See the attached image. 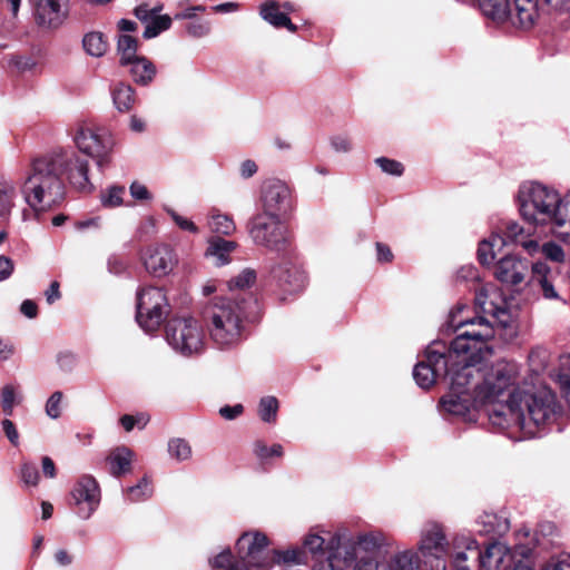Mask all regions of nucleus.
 Listing matches in <instances>:
<instances>
[{"instance_id": "nucleus-15", "label": "nucleus", "mask_w": 570, "mask_h": 570, "mask_svg": "<svg viewBox=\"0 0 570 570\" xmlns=\"http://www.w3.org/2000/svg\"><path fill=\"white\" fill-rule=\"evenodd\" d=\"M51 156L60 159L59 173L66 174L69 183L79 191L90 193L94 185L89 179V163L71 150L55 149Z\"/></svg>"}, {"instance_id": "nucleus-31", "label": "nucleus", "mask_w": 570, "mask_h": 570, "mask_svg": "<svg viewBox=\"0 0 570 570\" xmlns=\"http://www.w3.org/2000/svg\"><path fill=\"white\" fill-rule=\"evenodd\" d=\"M17 197V184L14 180L1 177L0 178V219L7 218L13 206Z\"/></svg>"}, {"instance_id": "nucleus-38", "label": "nucleus", "mask_w": 570, "mask_h": 570, "mask_svg": "<svg viewBox=\"0 0 570 570\" xmlns=\"http://www.w3.org/2000/svg\"><path fill=\"white\" fill-rule=\"evenodd\" d=\"M209 228L213 233L229 236L236 230V225L233 218L226 214L212 213L208 222Z\"/></svg>"}, {"instance_id": "nucleus-35", "label": "nucleus", "mask_w": 570, "mask_h": 570, "mask_svg": "<svg viewBox=\"0 0 570 570\" xmlns=\"http://www.w3.org/2000/svg\"><path fill=\"white\" fill-rule=\"evenodd\" d=\"M505 245V239L498 234H493L489 239L480 243L478 248V257L482 265H489L495 258V250L501 249Z\"/></svg>"}, {"instance_id": "nucleus-57", "label": "nucleus", "mask_w": 570, "mask_h": 570, "mask_svg": "<svg viewBox=\"0 0 570 570\" xmlns=\"http://www.w3.org/2000/svg\"><path fill=\"white\" fill-rule=\"evenodd\" d=\"M243 405L235 404L233 406L226 405L220 407L219 414L226 420H234L243 413Z\"/></svg>"}, {"instance_id": "nucleus-54", "label": "nucleus", "mask_w": 570, "mask_h": 570, "mask_svg": "<svg viewBox=\"0 0 570 570\" xmlns=\"http://www.w3.org/2000/svg\"><path fill=\"white\" fill-rule=\"evenodd\" d=\"M167 213L170 215V217L173 218L175 224L180 229L189 232V233H193V234H197L198 233V227L194 224V222H191L187 217H184V216L179 215L178 213H176L173 209H168Z\"/></svg>"}, {"instance_id": "nucleus-32", "label": "nucleus", "mask_w": 570, "mask_h": 570, "mask_svg": "<svg viewBox=\"0 0 570 570\" xmlns=\"http://www.w3.org/2000/svg\"><path fill=\"white\" fill-rule=\"evenodd\" d=\"M550 268L546 263L538 262L532 265V283L540 286L546 298L553 299L558 297V294L548 278Z\"/></svg>"}, {"instance_id": "nucleus-17", "label": "nucleus", "mask_w": 570, "mask_h": 570, "mask_svg": "<svg viewBox=\"0 0 570 570\" xmlns=\"http://www.w3.org/2000/svg\"><path fill=\"white\" fill-rule=\"evenodd\" d=\"M71 499L81 519H89L100 503V488L89 474L81 475L71 490Z\"/></svg>"}, {"instance_id": "nucleus-2", "label": "nucleus", "mask_w": 570, "mask_h": 570, "mask_svg": "<svg viewBox=\"0 0 570 570\" xmlns=\"http://www.w3.org/2000/svg\"><path fill=\"white\" fill-rule=\"evenodd\" d=\"M518 384L505 391L509 397L504 403L500 401L489 410V420L501 429H518L524 439L534 438L541 426L554 420L559 409L557 399L550 390L530 394Z\"/></svg>"}, {"instance_id": "nucleus-64", "label": "nucleus", "mask_w": 570, "mask_h": 570, "mask_svg": "<svg viewBox=\"0 0 570 570\" xmlns=\"http://www.w3.org/2000/svg\"><path fill=\"white\" fill-rule=\"evenodd\" d=\"M257 171V165L255 161L247 159L240 165V175L243 178H249Z\"/></svg>"}, {"instance_id": "nucleus-34", "label": "nucleus", "mask_w": 570, "mask_h": 570, "mask_svg": "<svg viewBox=\"0 0 570 570\" xmlns=\"http://www.w3.org/2000/svg\"><path fill=\"white\" fill-rule=\"evenodd\" d=\"M111 95L114 105L120 112L129 111L135 105V91L129 85L118 82L114 87Z\"/></svg>"}, {"instance_id": "nucleus-55", "label": "nucleus", "mask_w": 570, "mask_h": 570, "mask_svg": "<svg viewBox=\"0 0 570 570\" xmlns=\"http://www.w3.org/2000/svg\"><path fill=\"white\" fill-rule=\"evenodd\" d=\"M210 31V26L208 22H193V23H189L187 26V32L195 37V38H200V37H205L209 33Z\"/></svg>"}, {"instance_id": "nucleus-48", "label": "nucleus", "mask_w": 570, "mask_h": 570, "mask_svg": "<svg viewBox=\"0 0 570 570\" xmlns=\"http://www.w3.org/2000/svg\"><path fill=\"white\" fill-rule=\"evenodd\" d=\"M541 252L546 258L552 262L562 263L564 261V252L562 247L554 242L543 244Z\"/></svg>"}, {"instance_id": "nucleus-49", "label": "nucleus", "mask_w": 570, "mask_h": 570, "mask_svg": "<svg viewBox=\"0 0 570 570\" xmlns=\"http://www.w3.org/2000/svg\"><path fill=\"white\" fill-rule=\"evenodd\" d=\"M375 163L382 171L389 175L401 176L403 174L404 168L400 161L386 157H380L375 159Z\"/></svg>"}, {"instance_id": "nucleus-3", "label": "nucleus", "mask_w": 570, "mask_h": 570, "mask_svg": "<svg viewBox=\"0 0 570 570\" xmlns=\"http://www.w3.org/2000/svg\"><path fill=\"white\" fill-rule=\"evenodd\" d=\"M328 554L315 570H381L386 549L381 533L358 535L342 543L336 535L328 542Z\"/></svg>"}, {"instance_id": "nucleus-20", "label": "nucleus", "mask_w": 570, "mask_h": 570, "mask_svg": "<svg viewBox=\"0 0 570 570\" xmlns=\"http://www.w3.org/2000/svg\"><path fill=\"white\" fill-rule=\"evenodd\" d=\"M146 269L154 276L161 277L173 271L176 258L167 245L149 246L142 256Z\"/></svg>"}, {"instance_id": "nucleus-7", "label": "nucleus", "mask_w": 570, "mask_h": 570, "mask_svg": "<svg viewBox=\"0 0 570 570\" xmlns=\"http://www.w3.org/2000/svg\"><path fill=\"white\" fill-rule=\"evenodd\" d=\"M559 193L534 181L523 183L518 191V205L521 217L534 227L548 228L552 220Z\"/></svg>"}, {"instance_id": "nucleus-26", "label": "nucleus", "mask_w": 570, "mask_h": 570, "mask_svg": "<svg viewBox=\"0 0 570 570\" xmlns=\"http://www.w3.org/2000/svg\"><path fill=\"white\" fill-rule=\"evenodd\" d=\"M128 72L136 83L146 86L153 81L156 76L155 65L146 57H138L126 65Z\"/></svg>"}, {"instance_id": "nucleus-13", "label": "nucleus", "mask_w": 570, "mask_h": 570, "mask_svg": "<svg viewBox=\"0 0 570 570\" xmlns=\"http://www.w3.org/2000/svg\"><path fill=\"white\" fill-rule=\"evenodd\" d=\"M449 542L444 530L439 523H428L422 532L419 542V551L423 562L430 570H446V556Z\"/></svg>"}, {"instance_id": "nucleus-23", "label": "nucleus", "mask_w": 570, "mask_h": 570, "mask_svg": "<svg viewBox=\"0 0 570 570\" xmlns=\"http://www.w3.org/2000/svg\"><path fill=\"white\" fill-rule=\"evenodd\" d=\"M272 274L279 287L287 293L298 292L305 286L306 278L304 272L289 261L273 267Z\"/></svg>"}, {"instance_id": "nucleus-10", "label": "nucleus", "mask_w": 570, "mask_h": 570, "mask_svg": "<svg viewBox=\"0 0 570 570\" xmlns=\"http://www.w3.org/2000/svg\"><path fill=\"white\" fill-rule=\"evenodd\" d=\"M136 321L146 332L157 331L170 312L168 298L160 287L146 286L136 294Z\"/></svg>"}, {"instance_id": "nucleus-19", "label": "nucleus", "mask_w": 570, "mask_h": 570, "mask_svg": "<svg viewBox=\"0 0 570 570\" xmlns=\"http://www.w3.org/2000/svg\"><path fill=\"white\" fill-rule=\"evenodd\" d=\"M529 274V263L515 255H507L494 266V276L503 285L517 287L524 283Z\"/></svg>"}, {"instance_id": "nucleus-40", "label": "nucleus", "mask_w": 570, "mask_h": 570, "mask_svg": "<svg viewBox=\"0 0 570 570\" xmlns=\"http://www.w3.org/2000/svg\"><path fill=\"white\" fill-rule=\"evenodd\" d=\"M171 18L168 14L154 17L146 26L142 32L145 39H153L160 35L163 31L171 27Z\"/></svg>"}, {"instance_id": "nucleus-42", "label": "nucleus", "mask_w": 570, "mask_h": 570, "mask_svg": "<svg viewBox=\"0 0 570 570\" xmlns=\"http://www.w3.org/2000/svg\"><path fill=\"white\" fill-rule=\"evenodd\" d=\"M168 453L176 461H186L191 458L190 444L185 439H171L168 442Z\"/></svg>"}, {"instance_id": "nucleus-9", "label": "nucleus", "mask_w": 570, "mask_h": 570, "mask_svg": "<svg viewBox=\"0 0 570 570\" xmlns=\"http://www.w3.org/2000/svg\"><path fill=\"white\" fill-rule=\"evenodd\" d=\"M73 142L79 151L91 157L100 169L110 164L115 139L108 129L81 124L73 132Z\"/></svg>"}, {"instance_id": "nucleus-18", "label": "nucleus", "mask_w": 570, "mask_h": 570, "mask_svg": "<svg viewBox=\"0 0 570 570\" xmlns=\"http://www.w3.org/2000/svg\"><path fill=\"white\" fill-rule=\"evenodd\" d=\"M547 8L540 0H510V12L507 21L521 28H532L546 13Z\"/></svg>"}, {"instance_id": "nucleus-21", "label": "nucleus", "mask_w": 570, "mask_h": 570, "mask_svg": "<svg viewBox=\"0 0 570 570\" xmlns=\"http://www.w3.org/2000/svg\"><path fill=\"white\" fill-rule=\"evenodd\" d=\"M36 20L40 27L57 28L67 17L69 0H33Z\"/></svg>"}, {"instance_id": "nucleus-56", "label": "nucleus", "mask_w": 570, "mask_h": 570, "mask_svg": "<svg viewBox=\"0 0 570 570\" xmlns=\"http://www.w3.org/2000/svg\"><path fill=\"white\" fill-rule=\"evenodd\" d=\"M14 271L13 261L4 255H0V282L8 279Z\"/></svg>"}, {"instance_id": "nucleus-16", "label": "nucleus", "mask_w": 570, "mask_h": 570, "mask_svg": "<svg viewBox=\"0 0 570 570\" xmlns=\"http://www.w3.org/2000/svg\"><path fill=\"white\" fill-rule=\"evenodd\" d=\"M259 204L263 213L285 215L292 207V194L287 184L277 178L263 183Z\"/></svg>"}, {"instance_id": "nucleus-39", "label": "nucleus", "mask_w": 570, "mask_h": 570, "mask_svg": "<svg viewBox=\"0 0 570 570\" xmlns=\"http://www.w3.org/2000/svg\"><path fill=\"white\" fill-rule=\"evenodd\" d=\"M153 494L151 481L144 476L136 485L126 490L127 500L130 502H140L150 498Z\"/></svg>"}, {"instance_id": "nucleus-6", "label": "nucleus", "mask_w": 570, "mask_h": 570, "mask_svg": "<svg viewBox=\"0 0 570 570\" xmlns=\"http://www.w3.org/2000/svg\"><path fill=\"white\" fill-rule=\"evenodd\" d=\"M212 341L220 348L237 345L243 340L245 299L229 296L215 297L204 309Z\"/></svg>"}, {"instance_id": "nucleus-8", "label": "nucleus", "mask_w": 570, "mask_h": 570, "mask_svg": "<svg viewBox=\"0 0 570 570\" xmlns=\"http://www.w3.org/2000/svg\"><path fill=\"white\" fill-rule=\"evenodd\" d=\"M267 537L263 533H244L236 542L238 559L233 560L229 550L223 551L213 560L215 568L225 570H256L267 566Z\"/></svg>"}, {"instance_id": "nucleus-58", "label": "nucleus", "mask_w": 570, "mask_h": 570, "mask_svg": "<svg viewBox=\"0 0 570 570\" xmlns=\"http://www.w3.org/2000/svg\"><path fill=\"white\" fill-rule=\"evenodd\" d=\"M136 18L141 21L145 26L154 18L153 11L149 6L144 3L135 8L134 11Z\"/></svg>"}, {"instance_id": "nucleus-28", "label": "nucleus", "mask_w": 570, "mask_h": 570, "mask_svg": "<svg viewBox=\"0 0 570 570\" xmlns=\"http://www.w3.org/2000/svg\"><path fill=\"white\" fill-rule=\"evenodd\" d=\"M134 453L126 446L116 448L107 456L109 471L115 476H120L130 471Z\"/></svg>"}, {"instance_id": "nucleus-62", "label": "nucleus", "mask_w": 570, "mask_h": 570, "mask_svg": "<svg viewBox=\"0 0 570 570\" xmlns=\"http://www.w3.org/2000/svg\"><path fill=\"white\" fill-rule=\"evenodd\" d=\"M544 6L554 11H569L570 0H544Z\"/></svg>"}, {"instance_id": "nucleus-52", "label": "nucleus", "mask_w": 570, "mask_h": 570, "mask_svg": "<svg viewBox=\"0 0 570 570\" xmlns=\"http://www.w3.org/2000/svg\"><path fill=\"white\" fill-rule=\"evenodd\" d=\"M10 63L21 72L32 71L38 65L32 57L28 56H13L10 59Z\"/></svg>"}, {"instance_id": "nucleus-14", "label": "nucleus", "mask_w": 570, "mask_h": 570, "mask_svg": "<svg viewBox=\"0 0 570 570\" xmlns=\"http://www.w3.org/2000/svg\"><path fill=\"white\" fill-rule=\"evenodd\" d=\"M425 358L413 370V377L422 389L431 387L446 373L445 346L440 342H433L425 351Z\"/></svg>"}, {"instance_id": "nucleus-45", "label": "nucleus", "mask_w": 570, "mask_h": 570, "mask_svg": "<svg viewBox=\"0 0 570 570\" xmlns=\"http://www.w3.org/2000/svg\"><path fill=\"white\" fill-rule=\"evenodd\" d=\"M256 274L252 269H244L239 275L228 282V288L233 293L234 289H245L254 284Z\"/></svg>"}, {"instance_id": "nucleus-1", "label": "nucleus", "mask_w": 570, "mask_h": 570, "mask_svg": "<svg viewBox=\"0 0 570 570\" xmlns=\"http://www.w3.org/2000/svg\"><path fill=\"white\" fill-rule=\"evenodd\" d=\"M475 305L481 316L460 318L463 307L450 314V325L460 333L450 347H445L446 373L443 379L453 392H474L478 402H498L518 383V365L499 362L488 367L480 364L492 355L488 343L494 337V326L509 327L512 315L494 285H484L476 291Z\"/></svg>"}, {"instance_id": "nucleus-60", "label": "nucleus", "mask_w": 570, "mask_h": 570, "mask_svg": "<svg viewBox=\"0 0 570 570\" xmlns=\"http://www.w3.org/2000/svg\"><path fill=\"white\" fill-rule=\"evenodd\" d=\"M2 429L8 438V440L13 444H18L19 434L12 421L6 419L2 421Z\"/></svg>"}, {"instance_id": "nucleus-59", "label": "nucleus", "mask_w": 570, "mask_h": 570, "mask_svg": "<svg viewBox=\"0 0 570 570\" xmlns=\"http://www.w3.org/2000/svg\"><path fill=\"white\" fill-rule=\"evenodd\" d=\"M130 194L134 198L138 200H145L150 198L149 191L146 188V186L137 181H134L130 185Z\"/></svg>"}, {"instance_id": "nucleus-22", "label": "nucleus", "mask_w": 570, "mask_h": 570, "mask_svg": "<svg viewBox=\"0 0 570 570\" xmlns=\"http://www.w3.org/2000/svg\"><path fill=\"white\" fill-rule=\"evenodd\" d=\"M499 402L500 400L498 402H478L474 392L460 393L451 390L450 393L440 401L445 412L456 416H465L470 413L471 409L479 405L491 404L492 409H494Z\"/></svg>"}, {"instance_id": "nucleus-53", "label": "nucleus", "mask_w": 570, "mask_h": 570, "mask_svg": "<svg viewBox=\"0 0 570 570\" xmlns=\"http://www.w3.org/2000/svg\"><path fill=\"white\" fill-rule=\"evenodd\" d=\"M21 479L28 485H37L39 482V472L36 465L30 463H24L21 466Z\"/></svg>"}, {"instance_id": "nucleus-50", "label": "nucleus", "mask_w": 570, "mask_h": 570, "mask_svg": "<svg viewBox=\"0 0 570 570\" xmlns=\"http://www.w3.org/2000/svg\"><path fill=\"white\" fill-rule=\"evenodd\" d=\"M62 400V393L57 391L51 394L46 403V413L51 419H58L61 415L60 403Z\"/></svg>"}, {"instance_id": "nucleus-44", "label": "nucleus", "mask_w": 570, "mask_h": 570, "mask_svg": "<svg viewBox=\"0 0 570 570\" xmlns=\"http://www.w3.org/2000/svg\"><path fill=\"white\" fill-rule=\"evenodd\" d=\"M324 543L325 539L320 537L318 534H308L304 539V549L308 550L317 560V562L314 566L318 564L322 561L320 558L324 556Z\"/></svg>"}, {"instance_id": "nucleus-37", "label": "nucleus", "mask_w": 570, "mask_h": 570, "mask_svg": "<svg viewBox=\"0 0 570 570\" xmlns=\"http://www.w3.org/2000/svg\"><path fill=\"white\" fill-rule=\"evenodd\" d=\"M137 40L128 35H121L118 38L117 50L120 56V63L122 66L138 58L137 56Z\"/></svg>"}, {"instance_id": "nucleus-11", "label": "nucleus", "mask_w": 570, "mask_h": 570, "mask_svg": "<svg viewBox=\"0 0 570 570\" xmlns=\"http://www.w3.org/2000/svg\"><path fill=\"white\" fill-rule=\"evenodd\" d=\"M166 338L183 355L198 354L205 345L203 328L193 317L173 318L167 324Z\"/></svg>"}, {"instance_id": "nucleus-33", "label": "nucleus", "mask_w": 570, "mask_h": 570, "mask_svg": "<svg viewBox=\"0 0 570 570\" xmlns=\"http://www.w3.org/2000/svg\"><path fill=\"white\" fill-rule=\"evenodd\" d=\"M381 570H421L420 560L414 552L405 550L384 561Z\"/></svg>"}, {"instance_id": "nucleus-36", "label": "nucleus", "mask_w": 570, "mask_h": 570, "mask_svg": "<svg viewBox=\"0 0 570 570\" xmlns=\"http://www.w3.org/2000/svg\"><path fill=\"white\" fill-rule=\"evenodd\" d=\"M82 47L87 55L95 58H100L108 50V41L104 33L91 31L83 36Z\"/></svg>"}, {"instance_id": "nucleus-5", "label": "nucleus", "mask_w": 570, "mask_h": 570, "mask_svg": "<svg viewBox=\"0 0 570 570\" xmlns=\"http://www.w3.org/2000/svg\"><path fill=\"white\" fill-rule=\"evenodd\" d=\"M59 161L50 153L36 158L22 183L24 200L36 212H45L63 198L65 187L60 178Z\"/></svg>"}, {"instance_id": "nucleus-29", "label": "nucleus", "mask_w": 570, "mask_h": 570, "mask_svg": "<svg viewBox=\"0 0 570 570\" xmlns=\"http://www.w3.org/2000/svg\"><path fill=\"white\" fill-rule=\"evenodd\" d=\"M237 244L233 240H226L220 237H213L208 242L206 256L215 259L218 266L229 263V254L235 250Z\"/></svg>"}, {"instance_id": "nucleus-61", "label": "nucleus", "mask_w": 570, "mask_h": 570, "mask_svg": "<svg viewBox=\"0 0 570 570\" xmlns=\"http://www.w3.org/2000/svg\"><path fill=\"white\" fill-rule=\"evenodd\" d=\"M20 312L28 318H35L38 314V306L31 299H24L21 303Z\"/></svg>"}, {"instance_id": "nucleus-43", "label": "nucleus", "mask_w": 570, "mask_h": 570, "mask_svg": "<svg viewBox=\"0 0 570 570\" xmlns=\"http://www.w3.org/2000/svg\"><path fill=\"white\" fill-rule=\"evenodd\" d=\"M278 411V401L275 396H264L259 401L258 415L267 423L276 421Z\"/></svg>"}, {"instance_id": "nucleus-25", "label": "nucleus", "mask_w": 570, "mask_h": 570, "mask_svg": "<svg viewBox=\"0 0 570 570\" xmlns=\"http://www.w3.org/2000/svg\"><path fill=\"white\" fill-rule=\"evenodd\" d=\"M476 531L482 535L491 538L501 537L509 530V522L505 518L499 517L495 513L484 512L475 522Z\"/></svg>"}, {"instance_id": "nucleus-63", "label": "nucleus", "mask_w": 570, "mask_h": 570, "mask_svg": "<svg viewBox=\"0 0 570 570\" xmlns=\"http://www.w3.org/2000/svg\"><path fill=\"white\" fill-rule=\"evenodd\" d=\"M42 472L45 476L53 479L56 476V465L49 456H43L41 460Z\"/></svg>"}, {"instance_id": "nucleus-4", "label": "nucleus", "mask_w": 570, "mask_h": 570, "mask_svg": "<svg viewBox=\"0 0 570 570\" xmlns=\"http://www.w3.org/2000/svg\"><path fill=\"white\" fill-rule=\"evenodd\" d=\"M453 570H470V560L479 561L482 570H534L523 552L511 551L502 542L488 544L481 552L479 543L466 535H458L453 542Z\"/></svg>"}, {"instance_id": "nucleus-30", "label": "nucleus", "mask_w": 570, "mask_h": 570, "mask_svg": "<svg viewBox=\"0 0 570 570\" xmlns=\"http://www.w3.org/2000/svg\"><path fill=\"white\" fill-rule=\"evenodd\" d=\"M482 13L497 22H504L509 18L510 0H478Z\"/></svg>"}, {"instance_id": "nucleus-12", "label": "nucleus", "mask_w": 570, "mask_h": 570, "mask_svg": "<svg viewBox=\"0 0 570 570\" xmlns=\"http://www.w3.org/2000/svg\"><path fill=\"white\" fill-rule=\"evenodd\" d=\"M248 234L256 245L274 250L283 249L287 242V229L281 217L263 212L248 222Z\"/></svg>"}, {"instance_id": "nucleus-51", "label": "nucleus", "mask_w": 570, "mask_h": 570, "mask_svg": "<svg viewBox=\"0 0 570 570\" xmlns=\"http://www.w3.org/2000/svg\"><path fill=\"white\" fill-rule=\"evenodd\" d=\"M16 404V392L11 385H6L2 389L1 405L4 414L11 415Z\"/></svg>"}, {"instance_id": "nucleus-27", "label": "nucleus", "mask_w": 570, "mask_h": 570, "mask_svg": "<svg viewBox=\"0 0 570 570\" xmlns=\"http://www.w3.org/2000/svg\"><path fill=\"white\" fill-rule=\"evenodd\" d=\"M261 17L276 28H286L294 32L296 26L292 23L291 19L279 11V6L275 0H267L261 6Z\"/></svg>"}, {"instance_id": "nucleus-41", "label": "nucleus", "mask_w": 570, "mask_h": 570, "mask_svg": "<svg viewBox=\"0 0 570 570\" xmlns=\"http://www.w3.org/2000/svg\"><path fill=\"white\" fill-rule=\"evenodd\" d=\"M273 558L277 563L299 564L305 562V550L302 548H289L287 550H274Z\"/></svg>"}, {"instance_id": "nucleus-47", "label": "nucleus", "mask_w": 570, "mask_h": 570, "mask_svg": "<svg viewBox=\"0 0 570 570\" xmlns=\"http://www.w3.org/2000/svg\"><path fill=\"white\" fill-rule=\"evenodd\" d=\"M125 188L121 186H111L105 194L101 195V203L108 207H116L122 203V195Z\"/></svg>"}, {"instance_id": "nucleus-46", "label": "nucleus", "mask_w": 570, "mask_h": 570, "mask_svg": "<svg viewBox=\"0 0 570 570\" xmlns=\"http://www.w3.org/2000/svg\"><path fill=\"white\" fill-rule=\"evenodd\" d=\"M254 453L261 460H266L271 456H282L283 455V446L281 444H274L268 448L265 443L257 441L254 444Z\"/></svg>"}, {"instance_id": "nucleus-24", "label": "nucleus", "mask_w": 570, "mask_h": 570, "mask_svg": "<svg viewBox=\"0 0 570 570\" xmlns=\"http://www.w3.org/2000/svg\"><path fill=\"white\" fill-rule=\"evenodd\" d=\"M556 208L548 229L558 239L570 242V195L564 198L559 196V204Z\"/></svg>"}]
</instances>
